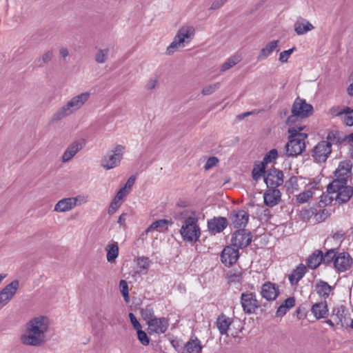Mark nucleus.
Returning <instances> with one entry per match:
<instances>
[{
	"label": "nucleus",
	"mask_w": 353,
	"mask_h": 353,
	"mask_svg": "<svg viewBox=\"0 0 353 353\" xmlns=\"http://www.w3.org/2000/svg\"><path fill=\"white\" fill-rule=\"evenodd\" d=\"M49 319L39 316L30 320L26 325V331L21 336V343L26 345L39 346L46 340L49 328Z\"/></svg>",
	"instance_id": "f257e3e1"
},
{
	"label": "nucleus",
	"mask_w": 353,
	"mask_h": 353,
	"mask_svg": "<svg viewBox=\"0 0 353 353\" xmlns=\"http://www.w3.org/2000/svg\"><path fill=\"white\" fill-rule=\"evenodd\" d=\"M303 127H290L288 129V141L285 146V154L288 157H296L305 149V140L307 134L301 132Z\"/></svg>",
	"instance_id": "f03ea898"
},
{
	"label": "nucleus",
	"mask_w": 353,
	"mask_h": 353,
	"mask_svg": "<svg viewBox=\"0 0 353 353\" xmlns=\"http://www.w3.org/2000/svg\"><path fill=\"white\" fill-rule=\"evenodd\" d=\"M90 97V92H82L72 97L63 106L59 108L52 116V120L57 121L71 115L80 110Z\"/></svg>",
	"instance_id": "7ed1b4c3"
},
{
	"label": "nucleus",
	"mask_w": 353,
	"mask_h": 353,
	"mask_svg": "<svg viewBox=\"0 0 353 353\" xmlns=\"http://www.w3.org/2000/svg\"><path fill=\"white\" fill-rule=\"evenodd\" d=\"M195 30L191 26H183L179 28L172 42L167 48V54H171L177 48H183L185 43H188L193 39Z\"/></svg>",
	"instance_id": "20e7f679"
},
{
	"label": "nucleus",
	"mask_w": 353,
	"mask_h": 353,
	"mask_svg": "<svg viewBox=\"0 0 353 353\" xmlns=\"http://www.w3.org/2000/svg\"><path fill=\"white\" fill-rule=\"evenodd\" d=\"M125 147L123 145L117 144L110 150L101 159V166L105 170H109L118 167L125 153Z\"/></svg>",
	"instance_id": "39448f33"
},
{
	"label": "nucleus",
	"mask_w": 353,
	"mask_h": 353,
	"mask_svg": "<svg viewBox=\"0 0 353 353\" xmlns=\"http://www.w3.org/2000/svg\"><path fill=\"white\" fill-rule=\"evenodd\" d=\"M180 234L183 241L196 242L201 235L197 219L192 216H188L181 225Z\"/></svg>",
	"instance_id": "423d86ee"
},
{
	"label": "nucleus",
	"mask_w": 353,
	"mask_h": 353,
	"mask_svg": "<svg viewBox=\"0 0 353 353\" xmlns=\"http://www.w3.org/2000/svg\"><path fill=\"white\" fill-rule=\"evenodd\" d=\"M327 191L330 195L329 199L334 200L339 204L345 203L353 195V188L347 184H337L334 187L329 184Z\"/></svg>",
	"instance_id": "0eeeda50"
},
{
	"label": "nucleus",
	"mask_w": 353,
	"mask_h": 353,
	"mask_svg": "<svg viewBox=\"0 0 353 353\" xmlns=\"http://www.w3.org/2000/svg\"><path fill=\"white\" fill-rule=\"evenodd\" d=\"M313 108L310 104L305 102V100L297 98L292 105V114L287 119V124H292L296 122L299 119H303L312 114Z\"/></svg>",
	"instance_id": "6e6552de"
},
{
	"label": "nucleus",
	"mask_w": 353,
	"mask_h": 353,
	"mask_svg": "<svg viewBox=\"0 0 353 353\" xmlns=\"http://www.w3.org/2000/svg\"><path fill=\"white\" fill-rule=\"evenodd\" d=\"M352 167L350 161L341 162L334 172L335 179L330 184H332L334 187L337 184H347V179L351 175Z\"/></svg>",
	"instance_id": "1a4fd4ad"
},
{
	"label": "nucleus",
	"mask_w": 353,
	"mask_h": 353,
	"mask_svg": "<svg viewBox=\"0 0 353 353\" xmlns=\"http://www.w3.org/2000/svg\"><path fill=\"white\" fill-rule=\"evenodd\" d=\"M332 152V144L328 141H321L319 142L312 151V157L317 163H324L326 161Z\"/></svg>",
	"instance_id": "9d476101"
},
{
	"label": "nucleus",
	"mask_w": 353,
	"mask_h": 353,
	"mask_svg": "<svg viewBox=\"0 0 353 353\" xmlns=\"http://www.w3.org/2000/svg\"><path fill=\"white\" fill-rule=\"evenodd\" d=\"M241 304L245 314H253L259 308V304L256 294L252 292H244L241 295Z\"/></svg>",
	"instance_id": "9b49d317"
},
{
	"label": "nucleus",
	"mask_w": 353,
	"mask_h": 353,
	"mask_svg": "<svg viewBox=\"0 0 353 353\" xmlns=\"http://www.w3.org/2000/svg\"><path fill=\"white\" fill-rule=\"evenodd\" d=\"M19 287L18 280H14L0 291V310L14 297Z\"/></svg>",
	"instance_id": "f8f14e48"
},
{
	"label": "nucleus",
	"mask_w": 353,
	"mask_h": 353,
	"mask_svg": "<svg viewBox=\"0 0 353 353\" xmlns=\"http://www.w3.org/2000/svg\"><path fill=\"white\" fill-rule=\"evenodd\" d=\"M252 241V235L247 230H239L233 233L232 244L236 249L247 247Z\"/></svg>",
	"instance_id": "ddd939ff"
},
{
	"label": "nucleus",
	"mask_w": 353,
	"mask_h": 353,
	"mask_svg": "<svg viewBox=\"0 0 353 353\" xmlns=\"http://www.w3.org/2000/svg\"><path fill=\"white\" fill-rule=\"evenodd\" d=\"M261 295L262 298L268 301H273L280 294L279 287L277 284L267 281L264 283L261 287Z\"/></svg>",
	"instance_id": "4468645a"
},
{
	"label": "nucleus",
	"mask_w": 353,
	"mask_h": 353,
	"mask_svg": "<svg viewBox=\"0 0 353 353\" xmlns=\"http://www.w3.org/2000/svg\"><path fill=\"white\" fill-rule=\"evenodd\" d=\"M332 317L337 325L348 326L351 320L350 314L345 306L335 307L332 310Z\"/></svg>",
	"instance_id": "2eb2a0df"
},
{
	"label": "nucleus",
	"mask_w": 353,
	"mask_h": 353,
	"mask_svg": "<svg viewBox=\"0 0 353 353\" xmlns=\"http://www.w3.org/2000/svg\"><path fill=\"white\" fill-rule=\"evenodd\" d=\"M149 333L163 334L166 332L169 323L165 317H155L147 324Z\"/></svg>",
	"instance_id": "dca6fc26"
},
{
	"label": "nucleus",
	"mask_w": 353,
	"mask_h": 353,
	"mask_svg": "<svg viewBox=\"0 0 353 353\" xmlns=\"http://www.w3.org/2000/svg\"><path fill=\"white\" fill-rule=\"evenodd\" d=\"M230 219L234 228H244L248 223L249 214L243 210H234L230 215Z\"/></svg>",
	"instance_id": "f3484780"
},
{
	"label": "nucleus",
	"mask_w": 353,
	"mask_h": 353,
	"mask_svg": "<svg viewBox=\"0 0 353 353\" xmlns=\"http://www.w3.org/2000/svg\"><path fill=\"white\" fill-rule=\"evenodd\" d=\"M239 256V250L232 246L225 247L221 255V262L226 266L234 264Z\"/></svg>",
	"instance_id": "a211bd4d"
},
{
	"label": "nucleus",
	"mask_w": 353,
	"mask_h": 353,
	"mask_svg": "<svg viewBox=\"0 0 353 353\" xmlns=\"http://www.w3.org/2000/svg\"><path fill=\"white\" fill-rule=\"evenodd\" d=\"M352 263L350 254L343 252L337 254L334 265L339 271L345 272L351 268Z\"/></svg>",
	"instance_id": "6ab92c4d"
},
{
	"label": "nucleus",
	"mask_w": 353,
	"mask_h": 353,
	"mask_svg": "<svg viewBox=\"0 0 353 353\" xmlns=\"http://www.w3.org/2000/svg\"><path fill=\"white\" fill-rule=\"evenodd\" d=\"M283 174L278 170H270L264 178V181L268 188H273L281 185L283 182Z\"/></svg>",
	"instance_id": "aec40b11"
},
{
	"label": "nucleus",
	"mask_w": 353,
	"mask_h": 353,
	"mask_svg": "<svg viewBox=\"0 0 353 353\" xmlns=\"http://www.w3.org/2000/svg\"><path fill=\"white\" fill-rule=\"evenodd\" d=\"M281 194L279 189L268 188L263 194L264 203L270 207L276 205L281 201Z\"/></svg>",
	"instance_id": "412c9836"
},
{
	"label": "nucleus",
	"mask_w": 353,
	"mask_h": 353,
	"mask_svg": "<svg viewBox=\"0 0 353 353\" xmlns=\"http://www.w3.org/2000/svg\"><path fill=\"white\" fill-rule=\"evenodd\" d=\"M83 148V143L79 141L71 143L65 150L61 157L62 163H68Z\"/></svg>",
	"instance_id": "4be33fe9"
},
{
	"label": "nucleus",
	"mask_w": 353,
	"mask_h": 353,
	"mask_svg": "<svg viewBox=\"0 0 353 353\" xmlns=\"http://www.w3.org/2000/svg\"><path fill=\"white\" fill-rule=\"evenodd\" d=\"M228 225V220L225 217H214L208 221V228L212 234L222 232Z\"/></svg>",
	"instance_id": "5701e85b"
},
{
	"label": "nucleus",
	"mask_w": 353,
	"mask_h": 353,
	"mask_svg": "<svg viewBox=\"0 0 353 353\" xmlns=\"http://www.w3.org/2000/svg\"><path fill=\"white\" fill-rule=\"evenodd\" d=\"M294 28L297 35H303L314 30V27L308 20L299 18L294 24Z\"/></svg>",
	"instance_id": "b1692460"
},
{
	"label": "nucleus",
	"mask_w": 353,
	"mask_h": 353,
	"mask_svg": "<svg viewBox=\"0 0 353 353\" xmlns=\"http://www.w3.org/2000/svg\"><path fill=\"white\" fill-rule=\"evenodd\" d=\"M328 306L326 301L314 303L311 307V312L316 319L326 318L328 315Z\"/></svg>",
	"instance_id": "393cba45"
},
{
	"label": "nucleus",
	"mask_w": 353,
	"mask_h": 353,
	"mask_svg": "<svg viewBox=\"0 0 353 353\" xmlns=\"http://www.w3.org/2000/svg\"><path fill=\"white\" fill-rule=\"evenodd\" d=\"M75 208L72 198L65 197L60 199L54 207V212L58 213H65L72 211Z\"/></svg>",
	"instance_id": "a878e982"
},
{
	"label": "nucleus",
	"mask_w": 353,
	"mask_h": 353,
	"mask_svg": "<svg viewBox=\"0 0 353 353\" xmlns=\"http://www.w3.org/2000/svg\"><path fill=\"white\" fill-rule=\"evenodd\" d=\"M279 41L273 40L268 42L260 51L257 59L263 61L266 59L272 53L276 50L279 46Z\"/></svg>",
	"instance_id": "bb28decb"
},
{
	"label": "nucleus",
	"mask_w": 353,
	"mask_h": 353,
	"mask_svg": "<svg viewBox=\"0 0 353 353\" xmlns=\"http://www.w3.org/2000/svg\"><path fill=\"white\" fill-rule=\"evenodd\" d=\"M314 288L317 294L323 299L328 298L333 290L332 286L322 280L317 281Z\"/></svg>",
	"instance_id": "cd10ccee"
},
{
	"label": "nucleus",
	"mask_w": 353,
	"mask_h": 353,
	"mask_svg": "<svg viewBox=\"0 0 353 353\" xmlns=\"http://www.w3.org/2000/svg\"><path fill=\"white\" fill-rule=\"evenodd\" d=\"M125 193L124 189H120L117 194L115 195L114 198L112 201L109 208H108V214H114L117 210L120 208V206L122 204V201L123 198L126 196Z\"/></svg>",
	"instance_id": "c85d7f7f"
},
{
	"label": "nucleus",
	"mask_w": 353,
	"mask_h": 353,
	"mask_svg": "<svg viewBox=\"0 0 353 353\" xmlns=\"http://www.w3.org/2000/svg\"><path fill=\"white\" fill-rule=\"evenodd\" d=\"M296 300L294 296H290L285 299L280 305L276 312V316L278 317L283 316L288 311L295 305Z\"/></svg>",
	"instance_id": "c756f323"
},
{
	"label": "nucleus",
	"mask_w": 353,
	"mask_h": 353,
	"mask_svg": "<svg viewBox=\"0 0 353 353\" xmlns=\"http://www.w3.org/2000/svg\"><path fill=\"white\" fill-rule=\"evenodd\" d=\"M232 323V321L230 318L225 314H221L217 318L216 324L220 333L223 335L228 334V330Z\"/></svg>",
	"instance_id": "7c9ffc66"
},
{
	"label": "nucleus",
	"mask_w": 353,
	"mask_h": 353,
	"mask_svg": "<svg viewBox=\"0 0 353 353\" xmlns=\"http://www.w3.org/2000/svg\"><path fill=\"white\" fill-rule=\"evenodd\" d=\"M307 268L305 265L303 264L299 265L288 276L291 284H296L305 274Z\"/></svg>",
	"instance_id": "2f4dec72"
},
{
	"label": "nucleus",
	"mask_w": 353,
	"mask_h": 353,
	"mask_svg": "<svg viewBox=\"0 0 353 353\" xmlns=\"http://www.w3.org/2000/svg\"><path fill=\"white\" fill-rule=\"evenodd\" d=\"M202 346L201 342L196 338L191 339L185 344L183 353H201Z\"/></svg>",
	"instance_id": "473e14b6"
},
{
	"label": "nucleus",
	"mask_w": 353,
	"mask_h": 353,
	"mask_svg": "<svg viewBox=\"0 0 353 353\" xmlns=\"http://www.w3.org/2000/svg\"><path fill=\"white\" fill-rule=\"evenodd\" d=\"M323 252L320 250H316L311 254L307 259V265L311 269H316L323 262Z\"/></svg>",
	"instance_id": "72a5a7b5"
},
{
	"label": "nucleus",
	"mask_w": 353,
	"mask_h": 353,
	"mask_svg": "<svg viewBox=\"0 0 353 353\" xmlns=\"http://www.w3.org/2000/svg\"><path fill=\"white\" fill-rule=\"evenodd\" d=\"M107 260L108 262L114 261L119 255V246L117 243L114 242L107 246Z\"/></svg>",
	"instance_id": "f704fd0d"
},
{
	"label": "nucleus",
	"mask_w": 353,
	"mask_h": 353,
	"mask_svg": "<svg viewBox=\"0 0 353 353\" xmlns=\"http://www.w3.org/2000/svg\"><path fill=\"white\" fill-rule=\"evenodd\" d=\"M137 266L140 273L145 274L150 267L152 261L148 257L141 256L137 259Z\"/></svg>",
	"instance_id": "c9c22d12"
},
{
	"label": "nucleus",
	"mask_w": 353,
	"mask_h": 353,
	"mask_svg": "<svg viewBox=\"0 0 353 353\" xmlns=\"http://www.w3.org/2000/svg\"><path fill=\"white\" fill-rule=\"evenodd\" d=\"M171 223L167 219H159L153 222L145 230V233L153 232L155 230L163 228L165 225Z\"/></svg>",
	"instance_id": "e433bc0d"
},
{
	"label": "nucleus",
	"mask_w": 353,
	"mask_h": 353,
	"mask_svg": "<svg viewBox=\"0 0 353 353\" xmlns=\"http://www.w3.org/2000/svg\"><path fill=\"white\" fill-rule=\"evenodd\" d=\"M141 314L143 319L146 321L147 324L150 321V320H152L156 317L154 315V308L151 305H147L142 308L141 310Z\"/></svg>",
	"instance_id": "4c0bfd02"
},
{
	"label": "nucleus",
	"mask_w": 353,
	"mask_h": 353,
	"mask_svg": "<svg viewBox=\"0 0 353 353\" xmlns=\"http://www.w3.org/2000/svg\"><path fill=\"white\" fill-rule=\"evenodd\" d=\"M109 48L99 49L95 54L94 59L98 63H104L108 59Z\"/></svg>",
	"instance_id": "58836bf2"
},
{
	"label": "nucleus",
	"mask_w": 353,
	"mask_h": 353,
	"mask_svg": "<svg viewBox=\"0 0 353 353\" xmlns=\"http://www.w3.org/2000/svg\"><path fill=\"white\" fill-rule=\"evenodd\" d=\"M240 61V59L237 56H232L228 59L222 65L221 67V71L225 72L232 67H234L235 65H236Z\"/></svg>",
	"instance_id": "ea45409f"
},
{
	"label": "nucleus",
	"mask_w": 353,
	"mask_h": 353,
	"mask_svg": "<svg viewBox=\"0 0 353 353\" xmlns=\"http://www.w3.org/2000/svg\"><path fill=\"white\" fill-rule=\"evenodd\" d=\"M72 200L74 207L82 205L87 203L89 201V196L85 194H78L76 196H72Z\"/></svg>",
	"instance_id": "a19ab883"
},
{
	"label": "nucleus",
	"mask_w": 353,
	"mask_h": 353,
	"mask_svg": "<svg viewBox=\"0 0 353 353\" xmlns=\"http://www.w3.org/2000/svg\"><path fill=\"white\" fill-rule=\"evenodd\" d=\"M337 254L335 253L334 250L331 249L327 250L325 254H323L322 261L325 263H330L331 262H334L335 258Z\"/></svg>",
	"instance_id": "79ce46f5"
},
{
	"label": "nucleus",
	"mask_w": 353,
	"mask_h": 353,
	"mask_svg": "<svg viewBox=\"0 0 353 353\" xmlns=\"http://www.w3.org/2000/svg\"><path fill=\"white\" fill-rule=\"evenodd\" d=\"M220 87L219 83L208 85L205 86L201 91L203 95H210L214 93Z\"/></svg>",
	"instance_id": "37998d69"
},
{
	"label": "nucleus",
	"mask_w": 353,
	"mask_h": 353,
	"mask_svg": "<svg viewBox=\"0 0 353 353\" xmlns=\"http://www.w3.org/2000/svg\"><path fill=\"white\" fill-rule=\"evenodd\" d=\"M119 288L121 290V292L126 302L129 301V290L128 285L126 281L121 280L119 282Z\"/></svg>",
	"instance_id": "c03bdc74"
},
{
	"label": "nucleus",
	"mask_w": 353,
	"mask_h": 353,
	"mask_svg": "<svg viewBox=\"0 0 353 353\" xmlns=\"http://www.w3.org/2000/svg\"><path fill=\"white\" fill-rule=\"evenodd\" d=\"M53 57V51L52 50H47L46 51L41 57L38 59V62L39 63V65H42L43 64L48 63Z\"/></svg>",
	"instance_id": "a18cd8bd"
},
{
	"label": "nucleus",
	"mask_w": 353,
	"mask_h": 353,
	"mask_svg": "<svg viewBox=\"0 0 353 353\" xmlns=\"http://www.w3.org/2000/svg\"><path fill=\"white\" fill-rule=\"evenodd\" d=\"M296 50L295 47H293L289 50H284L281 52L279 54V60L281 63H286L288 62L290 55L292 54V52Z\"/></svg>",
	"instance_id": "49530a36"
},
{
	"label": "nucleus",
	"mask_w": 353,
	"mask_h": 353,
	"mask_svg": "<svg viewBox=\"0 0 353 353\" xmlns=\"http://www.w3.org/2000/svg\"><path fill=\"white\" fill-rule=\"evenodd\" d=\"M137 337L140 343L143 345H148L150 343V339L148 336L147 334L143 331L141 329L137 331Z\"/></svg>",
	"instance_id": "de8ad7c7"
},
{
	"label": "nucleus",
	"mask_w": 353,
	"mask_h": 353,
	"mask_svg": "<svg viewBox=\"0 0 353 353\" xmlns=\"http://www.w3.org/2000/svg\"><path fill=\"white\" fill-rule=\"evenodd\" d=\"M312 196V192L310 190H306L298 194L296 200L299 203H303L307 202Z\"/></svg>",
	"instance_id": "09e8293b"
},
{
	"label": "nucleus",
	"mask_w": 353,
	"mask_h": 353,
	"mask_svg": "<svg viewBox=\"0 0 353 353\" xmlns=\"http://www.w3.org/2000/svg\"><path fill=\"white\" fill-rule=\"evenodd\" d=\"M278 152L276 149L271 150L264 157L263 162L265 163H270L272 160L277 158Z\"/></svg>",
	"instance_id": "8fccbe9b"
},
{
	"label": "nucleus",
	"mask_w": 353,
	"mask_h": 353,
	"mask_svg": "<svg viewBox=\"0 0 353 353\" xmlns=\"http://www.w3.org/2000/svg\"><path fill=\"white\" fill-rule=\"evenodd\" d=\"M136 180V177L134 176H131L125 183L124 187H123L121 189H124L125 194H128L130 192V189L133 186L134 182Z\"/></svg>",
	"instance_id": "3c124183"
},
{
	"label": "nucleus",
	"mask_w": 353,
	"mask_h": 353,
	"mask_svg": "<svg viewBox=\"0 0 353 353\" xmlns=\"http://www.w3.org/2000/svg\"><path fill=\"white\" fill-rule=\"evenodd\" d=\"M219 162V160L216 157H210L208 161H206L204 168L206 170L211 169L214 166H215L217 163Z\"/></svg>",
	"instance_id": "603ef678"
},
{
	"label": "nucleus",
	"mask_w": 353,
	"mask_h": 353,
	"mask_svg": "<svg viewBox=\"0 0 353 353\" xmlns=\"http://www.w3.org/2000/svg\"><path fill=\"white\" fill-rule=\"evenodd\" d=\"M327 216V212L325 210H320L314 215V219L317 222L323 221Z\"/></svg>",
	"instance_id": "864d4df0"
},
{
	"label": "nucleus",
	"mask_w": 353,
	"mask_h": 353,
	"mask_svg": "<svg viewBox=\"0 0 353 353\" xmlns=\"http://www.w3.org/2000/svg\"><path fill=\"white\" fill-rule=\"evenodd\" d=\"M129 318L130 319V322L133 326V327L137 331L140 329H141V325L136 318L134 314L130 313L129 314Z\"/></svg>",
	"instance_id": "5fc2aeb1"
},
{
	"label": "nucleus",
	"mask_w": 353,
	"mask_h": 353,
	"mask_svg": "<svg viewBox=\"0 0 353 353\" xmlns=\"http://www.w3.org/2000/svg\"><path fill=\"white\" fill-rule=\"evenodd\" d=\"M264 172L263 168H254L252 170V177L254 180H258L263 175Z\"/></svg>",
	"instance_id": "6e6d98bb"
},
{
	"label": "nucleus",
	"mask_w": 353,
	"mask_h": 353,
	"mask_svg": "<svg viewBox=\"0 0 353 353\" xmlns=\"http://www.w3.org/2000/svg\"><path fill=\"white\" fill-rule=\"evenodd\" d=\"M228 279L230 282H240L241 280V274L240 273H234L229 275Z\"/></svg>",
	"instance_id": "4d7b16f0"
},
{
	"label": "nucleus",
	"mask_w": 353,
	"mask_h": 353,
	"mask_svg": "<svg viewBox=\"0 0 353 353\" xmlns=\"http://www.w3.org/2000/svg\"><path fill=\"white\" fill-rule=\"evenodd\" d=\"M157 83V81L156 79H150V80L147 82V83H146V85H145V88H146L147 90H152V89H154V88L156 87Z\"/></svg>",
	"instance_id": "13d9d810"
},
{
	"label": "nucleus",
	"mask_w": 353,
	"mask_h": 353,
	"mask_svg": "<svg viewBox=\"0 0 353 353\" xmlns=\"http://www.w3.org/2000/svg\"><path fill=\"white\" fill-rule=\"evenodd\" d=\"M326 141H330L331 144L332 145V143L337 142L339 140L336 139L335 133L334 132H330L327 136Z\"/></svg>",
	"instance_id": "bf43d9fd"
},
{
	"label": "nucleus",
	"mask_w": 353,
	"mask_h": 353,
	"mask_svg": "<svg viewBox=\"0 0 353 353\" xmlns=\"http://www.w3.org/2000/svg\"><path fill=\"white\" fill-rule=\"evenodd\" d=\"M344 122L348 126L352 125H353V115H346L344 118Z\"/></svg>",
	"instance_id": "052dcab7"
},
{
	"label": "nucleus",
	"mask_w": 353,
	"mask_h": 353,
	"mask_svg": "<svg viewBox=\"0 0 353 353\" xmlns=\"http://www.w3.org/2000/svg\"><path fill=\"white\" fill-rule=\"evenodd\" d=\"M59 54L63 58H65L68 56L69 52L66 48L62 47L59 49Z\"/></svg>",
	"instance_id": "680f3d73"
},
{
	"label": "nucleus",
	"mask_w": 353,
	"mask_h": 353,
	"mask_svg": "<svg viewBox=\"0 0 353 353\" xmlns=\"http://www.w3.org/2000/svg\"><path fill=\"white\" fill-rule=\"evenodd\" d=\"M126 214H121L118 219V223L120 224V225H124L125 223V218Z\"/></svg>",
	"instance_id": "e2e57ef3"
},
{
	"label": "nucleus",
	"mask_w": 353,
	"mask_h": 353,
	"mask_svg": "<svg viewBox=\"0 0 353 353\" xmlns=\"http://www.w3.org/2000/svg\"><path fill=\"white\" fill-rule=\"evenodd\" d=\"M347 94L350 96L353 97V82L350 84V85L348 86V88L347 89Z\"/></svg>",
	"instance_id": "0e129e2a"
},
{
	"label": "nucleus",
	"mask_w": 353,
	"mask_h": 353,
	"mask_svg": "<svg viewBox=\"0 0 353 353\" xmlns=\"http://www.w3.org/2000/svg\"><path fill=\"white\" fill-rule=\"evenodd\" d=\"M352 110L350 109V108H346L345 110H343V112H340V114L345 113L346 114L352 115Z\"/></svg>",
	"instance_id": "69168bd1"
},
{
	"label": "nucleus",
	"mask_w": 353,
	"mask_h": 353,
	"mask_svg": "<svg viewBox=\"0 0 353 353\" xmlns=\"http://www.w3.org/2000/svg\"><path fill=\"white\" fill-rule=\"evenodd\" d=\"M345 140L347 141L348 142L353 143V132L350 134H348L345 137Z\"/></svg>",
	"instance_id": "338daca9"
},
{
	"label": "nucleus",
	"mask_w": 353,
	"mask_h": 353,
	"mask_svg": "<svg viewBox=\"0 0 353 353\" xmlns=\"http://www.w3.org/2000/svg\"><path fill=\"white\" fill-rule=\"evenodd\" d=\"M225 1H222L220 4H216V3H213L212 5V8L216 9L224 4Z\"/></svg>",
	"instance_id": "774afa93"
}]
</instances>
